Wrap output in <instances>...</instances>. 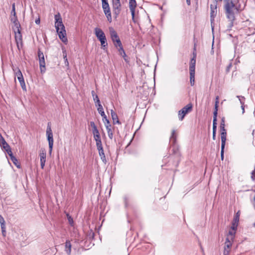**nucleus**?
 Instances as JSON below:
<instances>
[{"instance_id":"obj_62","label":"nucleus","mask_w":255,"mask_h":255,"mask_svg":"<svg viewBox=\"0 0 255 255\" xmlns=\"http://www.w3.org/2000/svg\"><path fill=\"white\" fill-rule=\"evenodd\" d=\"M240 100L241 103V104H243L244 103H242V102L241 101V100L240 99Z\"/></svg>"},{"instance_id":"obj_20","label":"nucleus","mask_w":255,"mask_h":255,"mask_svg":"<svg viewBox=\"0 0 255 255\" xmlns=\"http://www.w3.org/2000/svg\"><path fill=\"white\" fill-rule=\"evenodd\" d=\"M65 252H66V253L68 255H70V254H71V243L70 242V241L69 240H67L65 242Z\"/></svg>"},{"instance_id":"obj_52","label":"nucleus","mask_w":255,"mask_h":255,"mask_svg":"<svg viewBox=\"0 0 255 255\" xmlns=\"http://www.w3.org/2000/svg\"><path fill=\"white\" fill-rule=\"evenodd\" d=\"M172 150H173V153H174V154L178 153V148H174Z\"/></svg>"},{"instance_id":"obj_50","label":"nucleus","mask_w":255,"mask_h":255,"mask_svg":"<svg viewBox=\"0 0 255 255\" xmlns=\"http://www.w3.org/2000/svg\"><path fill=\"white\" fill-rule=\"evenodd\" d=\"M5 140L4 138L1 135H0V144H2V143L5 142Z\"/></svg>"},{"instance_id":"obj_43","label":"nucleus","mask_w":255,"mask_h":255,"mask_svg":"<svg viewBox=\"0 0 255 255\" xmlns=\"http://www.w3.org/2000/svg\"><path fill=\"white\" fill-rule=\"evenodd\" d=\"M17 20H18V19H17V17L16 15H15V16H10V21L12 22H15V21H17Z\"/></svg>"},{"instance_id":"obj_39","label":"nucleus","mask_w":255,"mask_h":255,"mask_svg":"<svg viewBox=\"0 0 255 255\" xmlns=\"http://www.w3.org/2000/svg\"><path fill=\"white\" fill-rule=\"evenodd\" d=\"M238 225V223H236V222L233 221L232 226L231 227V229L233 230L234 231H236L237 230Z\"/></svg>"},{"instance_id":"obj_16","label":"nucleus","mask_w":255,"mask_h":255,"mask_svg":"<svg viewBox=\"0 0 255 255\" xmlns=\"http://www.w3.org/2000/svg\"><path fill=\"white\" fill-rule=\"evenodd\" d=\"M110 32L113 42H115L117 40L120 39L117 32L113 28H110Z\"/></svg>"},{"instance_id":"obj_47","label":"nucleus","mask_w":255,"mask_h":255,"mask_svg":"<svg viewBox=\"0 0 255 255\" xmlns=\"http://www.w3.org/2000/svg\"><path fill=\"white\" fill-rule=\"evenodd\" d=\"M128 198L127 196H125L124 197V202H125V206L126 207L128 206Z\"/></svg>"},{"instance_id":"obj_38","label":"nucleus","mask_w":255,"mask_h":255,"mask_svg":"<svg viewBox=\"0 0 255 255\" xmlns=\"http://www.w3.org/2000/svg\"><path fill=\"white\" fill-rule=\"evenodd\" d=\"M15 76L17 77V78H18L19 77H21L22 75V73L20 69L17 68V70L15 72Z\"/></svg>"},{"instance_id":"obj_31","label":"nucleus","mask_w":255,"mask_h":255,"mask_svg":"<svg viewBox=\"0 0 255 255\" xmlns=\"http://www.w3.org/2000/svg\"><path fill=\"white\" fill-rule=\"evenodd\" d=\"M240 211H239L236 214L235 216H234L233 221L236 222V223H239V218H240Z\"/></svg>"},{"instance_id":"obj_59","label":"nucleus","mask_w":255,"mask_h":255,"mask_svg":"<svg viewBox=\"0 0 255 255\" xmlns=\"http://www.w3.org/2000/svg\"><path fill=\"white\" fill-rule=\"evenodd\" d=\"M186 2L188 5H190L191 4L190 0H186Z\"/></svg>"},{"instance_id":"obj_29","label":"nucleus","mask_w":255,"mask_h":255,"mask_svg":"<svg viewBox=\"0 0 255 255\" xmlns=\"http://www.w3.org/2000/svg\"><path fill=\"white\" fill-rule=\"evenodd\" d=\"M218 108L217 106H215L214 111L213 112V121L217 122V115H218Z\"/></svg>"},{"instance_id":"obj_19","label":"nucleus","mask_w":255,"mask_h":255,"mask_svg":"<svg viewBox=\"0 0 255 255\" xmlns=\"http://www.w3.org/2000/svg\"><path fill=\"white\" fill-rule=\"evenodd\" d=\"M177 139V134L176 133V131L175 130H172L171 135L170 137V142L172 144H175L176 142Z\"/></svg>"},{"instance_id":"obj_58","label":"nucleus","mask_w":255,"mask_h":255,"mask_svg":"<svg viewBox=\"0 0 255 255\" xmlns=\"http://www.w3.org/2000/svg\"><path fill=\"white\" fill-rule=\"evenodd\" d=\"M216 132H213V139L214 140H215L216 138Z\"/></svg>"},{"instance_id":"obj_36","label":"nucleus","mask_w":255,"mask_h":255,"mask_svg":"<svg viewBox=\"0 0 255 255\" xmlns=\"http://www.w3.org/2000/svg\"><path fill=\"white\" fill-rule=\"evenodd\" d=\"M130 10L132 16V20L133 21V22L136 23L137 21L135 18V9H131Z\"/></svg>"},{"instance_id":"obj_9","label":"nucleus","mask_w":255,"mask_h":255,"mask_svg":"<svg viewBox=\"0 0 255 255\" xmlns=\"http://www.w3.org/2000/svg\"><path fill=\"white\" fill-rule=\"evenodd\" d=\"M101 116L103 118V121L105 124L109 137L111 139H112L113 138V132L111 129V125L110 124V123L109 120L107 119V116L105 114V116Z\"/></svg>"},{"instance_id":"obj_1","label":"nucleus","mask_w":255,"mask_h":255,"mask_svg":"<svg viewBox=\"0 0 255 255\" xmlns=\"http://www.w3.org/2000/svg\"><path fill=\"white\" fill-rule=\"evenodd\" d=\"M224 9L226 16L232 26L235 20V14L242 10L239 0H224Z\"/></svg>"},{"instance_id":"obj_14","label":"nucleus","mask_w":255,"mask_h":255,"mask_svg":"<svg viewBox=\"0 0 255 255\" xmlns=\"http://www.w3.org/2000/svg\"><path fill=\"white\" fill-rule=\"evenodd\" d=\"M39 155L40 157V166L41 168L43 169L45 166L46 158V153L45 149H41L40 150Z\"/></svg>"},{"instance_id":"obj_10","label":"nucleus","mask_w":255,"mask_h":255,"mask_svg":"<svg viewBox=\"0 0 255 255\" xmlns=\"http://www.w3.org/2000/svg\"><path fill=\"white\" fill-rule=\"evenodd\" d=\"M38 56L39 58V66L41 73H44L45 71V62L44 60V56L42 51L40 49L38 51Z\"/></svg>"},{"instance_id":"obj_49","label":"nucleus","mask_w":255,"mask_h":255,"mask_svg":"<svg viewBox=\"0 0 255 255\" xmlns=\"http://www.w3.org/2000/svg\"><path fill=\"white\" fill-rule=\"evenodd\" d=\"M225 118L223 117L221 119L220 126H225Z\"/></svg>"},{"instance_id":"obj_44","label":"nucleus","mask_w":255,"mask_h":255,"mask_svg":"<svg viewBox=\"0 0 255 255\" xmlns=\"http://www.w3.org/2000/svg\"><path fill=\"white\" fill-rule=\"evenodd\" d=\"M2 234L3 236H5L6 235V227H1Z\"/></svg>"},{"instance_id":"obj_25","label":"nucleus","mask_w":255,"mask_h":255,"mask_svg":"<svg viewBox=\"0 0 255 255\" xmlns=\"http://www.w3.org/2000/svg\"><path fill=\"white\" fill-rule=\"evenodd\" d=\"M17 79L20 83V84L21 85L22 89L23 90H26V85H25V84L24 82V80L23 76H22L21 77H19L18 78H17Z\"/></svg>"},{"instance_id":"obj_18","label":"nucleus","mask_w":255,"mask_h":255,"mask_svg":"<svg viewBox=\"0 0 255 255\" xmlns=\"http://www.w3.org/2000/svg\"><path fill=\"white\" fill-rule=\"evenodd\" d=\"M111 114L112 120L113 121V123L114 124H120V122L119 120L117 114L113 110H111Z\"/></svg>"},{"instance_id":"obj_40","label":"nucleus","mask_w":255,"mask_h":255,"mask_svg":"<svg viewBox=\"0 0 255 255\" xmlns=\"http://www.w3.org/2000/svg\"><path fill=\"white\" fill-rule=\"evenodd\" d=\"M224 148H225V146L221 145V159L222 160H224Z\"/></svg>"},{"instance_id":"obj_2","label":"nucleus","mask_w":255,"mask_h":255,"mask_svg":"<svg viewBox=\"0 0 255 255\" xmlns=\"http://www.w3.org/2000/svg\"><path fill=\"white\" fill-rule=\"evenodd\" d=\"M54 18L55 20V27L56 29V31L58 34L59 38L61 41L66 43L68 42V39L66 37V33L65 29V26L62 22V19L60 14L58 13L54 15Z\"/></svg>"},{"instance_id":"obj_30","label":"nucleus","mask_w":255,"mask_h":255,"mask_svg":"<svg viewBox=\"0 0 255 255\" xmlns=\"http://www.w3.org/2000/svg\"><path fill=\"white\" fill-rule=\"evenodd\" d=\"M12 23L14 24V27L13 28V30L16 29V30H19L20 29L21 26L18 20L13 22Z\"/></svg>"},{"instance_id":"obj_5","label":"nucleus","mask_w":255,"mask_h":255,"mask_svg":"<svg viewBox=\"0 0 255 255\" xmlns=\"http://www.w3.org/2000/svg\"><path fill=\"white\" fill-rule=\"evenodd\" d=\"M193 109V105L192 103H189L184 107L181 110L179 111L178 116L180 121H182L186 114L191 112Z\"/></svg>"},{"instance_id":"obj_12","label":"nucleus","mask_w":255,"mask_h":255,"mask_svg":"<svg viewBox=\"0 0 255 255\" xmlns=\"http://www.w3.org/2000/svg\"><path fill=\"white\" fill-rule=\"evenodd\" d=\"M102 5L104 12L107 18L108 21L111 23L112 21V18L109 3L102 4Z\"/></svg>"},{"instance_id":"obj_13","label":"nucleus","mask_w":255,"mask_h":255,"mask_svg":"<svg viewBox=\"0 0 255 255\" xmlns=\"http://www.w3.org/2000/svg\"><path fill=\"white\" fill-rule=\"evenodd\" d=\"M232 241H230L229 240V238H226V241L224 244V252H223V255H229L231 248L233 245Z\"/></svg>"},{"instance_id":"obj_26","label":"nucleus","mask_w":255,"mask_h":255,"mask_svg":"<svg viewBox=\"0 0 255 255\" xmlns=\"http://www.w3.org/2000/svg\"><path fill=\"white\" fill-rule=\"evenodd\" d=\"M129 9H135L137 4L135 0H129Z\"/></svg>"},{"instance_id":"obj_23","label":"nucleus","mask_w":255,"mask_h":255,"mask_svg":"<svg viewBox=\"0 0 255 255\" xmlns=\"http://www.w3.org/2000/svg\"><path fill=\"white\" fill-rule=\"evenodd\" d=\"M0 145L7 152V153H11V148L9 145L7 144V143L6 141H5V142L2 143V144Z\"/></svg>"},{"instance_id":"obj_33","label":"nucleus","mask_w":255,"mask_h":255,"mask_svg":"<svg viewBox=\"0 0 255 255\" xmlns=\"http://www.w3.org/2000/svg\"><path fill=\"white\" fill-rule=\"evenodd\" d=\"M114 45L115 47H116L117 48L118 47H121L122 46V43L120 40V39H118V40H117L115 42H114Z\"/></svg>"},{"instance_id":"obj_37","label":"nucleus","mask_w":255,"mask_h":255,"mask_svg":"<svg viewBox=\"0 0 255 255\" xmlns=\"http://www.w3.org/2000/svg\"><path fill=\"white\" fill-rule=\"evenodd\" d=\"M16 15V12H15V3H13L12 4V10L11 11V16H15Z\"/></svg>"},{"instance_id":"obj_3","label":"nucleus","mask_w":255,"mask_h":255,"mask_svg":"<svg viewBox=\"0 0 255 255\" xmlns=\"http://www.w3.org/2000/svg\"><path fill=\"white\" fill-rule=\"evenodd\" d=\"M95 34L98 39V40L100 41L101 46L104 49L105 47H107L108 46V43L107 41V39L106 37V35L103 32V31L98 27H96L94 29Z\"/></svg>"},{"instance_id":"obj_63","label":"nucleus","mask_w":255,"mask_h":255,"mask_svg":"<svg viewBox=\"0 0 255 255\" xmlns=\"http://www.w3.org/2000/svg\"><path fill=\"white\" fill-rule=\"evenodd\" d=\"M242 109L243 110V111H244V107L243 106H242Z\"/></svg>"},{"instance_id":"obj_61","label":"nucleus","mask_w":255,"mask_h":255,"mask_svg":"<svg viewBox=\"0 0 255 255\" xmlns=\"http://www.w3.org/2000/svg\"><path fill=\"white\" fill-rule=\"evenodd\" d=\"M253 227H255V223H254L253 224Z\"/></svg>"},{"instance_id":"obj_57","label":"nucleus","mask_w":255,"mask_h":255,"mask_svg":"<svg viewBox=\"0 0 255 255\" xmlns=\"http://www.w3.org/2000/svg\"><path fill=\"white\" fill-rule=\"evenodd\" d=\"M124 60H125V61L127 62L128 61V58H127V55L126 54V56H122Z\"/></svg>"},{"instance_id":"obj_55","label":"nucleus","mask_w":255,"mask_h":255,"mask_svg":"<svg viewBox=\"0 0 255 255\" xmlns=\"http://www.w3.org/2000/svg\"><path fill=\"white\" fill-rule=\"evenodd\" d=\"M102 0V4L108 3V0Z\"/></svg>"},{"instance_id":"obj_60","label":"nucleus","mask_w":255,"mask_h":255,"mask_svg":"<svg viewBox=\"0 0 255 255\" xmlns=\"http://www.w3.org/2000/svg\"><path fill=\"white\" fill-rule=\"evenodd\" d=\"M112 1H120V0H112Z\"/></svg>"},{"instance_id":"obj_51","label":"nucleus","mask_w":255,"mask_h":255,"mask_svg":"<svg viewBox=\"0 0 255 255\" xmlns=\"http://www.w3.org/2000/svg\"><path fill=\"white\" fill-rule=\"evenodd\" d=\"M225 126H220V130H221V132H227L226 131V130L225 129Z\"/></svg>"},{"instance_id":"obj_21","label":"nucleus","mask_w":255,"mask_h":255,"mask_svg":"<svg viewBox=\"0 0 255 255\" xmlns=\"http://www.w3.org/2000/svg\"><path fill=\"white\" fill-rule=\"evenodd\" d=\"M236 234V231L231 229L227 236L226 238H229V240L230 241H234L235 235Z\"/></svg>"},{"instance_id":"obj_48","label":"nucleus","mask_w":255,"mask_h":255,"mask_svg":"<svg viewBox=\"0 0 255 255\" xmlns=\"http://www.w3.org/2000/svg\"><path fill=\"white\" fill-rule=\"evenodd\" d=\"M219 96H216L215 106H217V107H218V104H219Z\"/></svg>"},{"instance_id":"obj_15","label":"nucleus","mask_w":255,"mask_h":255,"mask_svg":"<svg viewBox=\"0 0 255 255\" xmlns=\"http://www.w3.org/2000/svg\"><path fill=\"white\" fill-rule=\"evenodd\" d=\"M97 149L99 151V154L101 157V160L102 161L106 164L107 163V160L106 158V156L105 155V153L104 151L103 147L102 145L97 146Z\"/></svg>"},{"instance_id":"obj_7","label":"nucleus","mask_w":255,"mask_h":255,"mask_svg":"<svg viewBox=\"0 0 255 255\" xmlns=\"http://www.w3.org/2000/svg\"><path fill=\"white\" fill-rule=\"evenodd\" d=\"M92 95L93 98V100L96 104V106L98 107L97 110L101 116H105V112L102 105L100 103V101L98 95L95 93L94 91H92Z\"/></svg>"},{"instance_id":"obj_4","label":"nucleus","mask_w":255,"mask_h":255,"mask_svg":"<svg viewBox=\"0 0 255 255\" xmlns=\"http://www.w3.org/2000/svg\"><path fill=\"white\" fill-rule=\"evenodd\" d=\"M46 136L47 140L48 141L49 148V153L51 154L52 150L53 145V133L51 128V123H48L47 127L46 129Z\"/></svg>"},{"instance_id":"obj_27","label":"nucleus","mask_w":255,"mask_h":255,"mask_svg":"<svg viewBox=\"0 0 255 255\" xmlns=\"http://www.w3.org/2000/svg\"><path fill=\"white\" fill-rule=\"evenodd\" d=\"M94 138L96 141L97 146L102 145L100 134L98 135H94Z\"/></svg>"},{"instance_id":"obj_22","label":"nucleus","mask_w":255,"mask_h":255,"mask_svg":"<svg viewBox=\"0 0 255 255\" xmlns=\"http://www.w3.org/2000/svg\"><path fill=\"white\" fill-rule=\"evenodd\" d=\"M8 154L10 157V159L12 161L13 163L18 168H20V165L18 164V160L16 158L15 156H14L12 154V152L10 153H8Z\"/></svg>"},{"instance_id":"obj_54","label":"nucleus","mask_w":255,"mask_h":255,"mask_svg":"<svg viewBox=\"0 0 255 255\" xmlns=\"http://www.w3.org/2000/svg\"><path fill=\"white\" fill-rule=\"evenodd\" d=\"M35 22L37 24H39L40 22V18H38L37 19H36Z\"/></svg>"},{"instance_id":"obj_6","label":"nucleus","mask_w":255,"mask_h":255,"mask_svg":"<svg viewBox=\"0 0 255 255\" xmlns=\"http://www.w3.org/2000/svg\"><path fill=\"white\" fill-rule=\"evenodd\" d=\"M210 21L212 30L214 29V19L217 13V0H215L213 4L210 5Z\"/></svg>"},{"instance_id":"obj_17","label":"nucleus","mask_w":255,"mask_h":255,"mask_svg":"<svg viewBox=\"0 0 255 255\" xmlns=\"http://www.w3.org/2000/svg\"><path fill=\"white\" fill-rule=\"evenodd\" d=\"M196 65L195 55L190 60L189 64V72H195Z\"/></svg>"},{"instance_id":"obj_45","label":"nucleus","mask_w":255,"mask_h":255,"mask_svg":"<svg viewBox=\"0 0 255 255\" xmlns=\"http://www.w3.org/2000/svg\"><path fill=\"white\" fill-rule=\"evenodd\" d=\"M232 67V63L231 62H230L226 67V72H229Z\"/></svg>"},{"instance_id":"obj_46","label":"nucleus","mask_w":255,"mask_h":255,"mask_svg":"<svg viewBox=\"0 0 255 255\" xmlns=\"http://www.w3.org/2000/svg\"><path fill=\"white\" fill-rule=\"evenodd\" d=\"M92 133L93 134V136L100 135V132L98 129L96 130H92Z\"/></svg>"},{"instance_id":"obj_34","label":"nucleus","mask_w":255,"mask_h":255,"mask_svg":"<svg viewBox=\"0 0 255 255\" xmlns=\"http://www.w3.org/2000/svg\"><path fill=\"white\" fill-rule=\"evenodd\" d=\"M0 224L1 227H6L4 219L1 215H0Z\"/></svg>"},{"instance_id":"obj_42","label":"nucleus","mask_w":255,"mask_h":255,"mask_svg":"<svg viewBox=\"0 0 255 255\" xmlns=\"http://www.w3.org/2000/svg\"><path fill=\"white\" fill-rule=\"evenodd\" d=\"M217 125V122L213 121V132H216Z\"/></svg>"},{"instance_id":"obj_41","label":"nucleus","mask_w":255,"mask_h":255,"mask_svg":"<svg viewBox=\"0 0 255 255\" xmlns=\"http://www.w3.org/2000/svg\"><path fill=\"white\" fill-rule=\"evenodd\" d=\"M90 126L92 128V130H96L97 129V126H96L95 123L94 122H90Z\"/></svg>"},{"instance_id":"obj_24","label":"nucleus","mask_w":255,"mask_h":255,"mask_svg":"<svg viewBox=\"0 0 255 255\" xmlns=\"http://www.w3.org/2000/svg\"><path fill=\"white\" fill-rule=\"evenodd\" d=\"M227 132H221V145L225 146L226 140Z\"/></svg>"},{"instance_id":"obj_11","label":"nucleus","mask_w":255,"mask_h":255,"mask_svg":"<svg viewBox=\"0 0 255 255\" xmlns=\"http://www.w3.org/2000/svg\"><path fill=\"white\" fill-rule=\"evenodd\" d=\"M14 32L15 33V39L16 43V45L17 48L20 50V48L22 47V34L20 32V29L19 30H16V29H14Z\"/></svg>"},{"instance_id":"obj_53","label":"nucleus","mask_w":255,"mask_h":255,"mask_svg":"<svg viewBox=\"0 0 255 255\" xmlns=\"http://www.w3.org/2000/svg\"><path fill=\"white\" fill-rule=\"evenodd\" d=\"M63 56H64V59H65V62H67L68 64V60H67V58L66 54L65 53V55L64 54Z\"/></svg>"},{"instance_id":"obj_35","label":"nucleus","mask_w":255,"mask_h":255,"mask_svg":"<svg viewBox=\"0 0 255 255\" xmlns=\"http://www.w3.org/2000/svg\"><path fill=\"white\" fill-rule=\"evenodd\" d=\"M67 217L69 224L71 226H73L74 222H73L72 218L68 214H67Z\"/></svg>"},{"instance_id":"obj_8","label":"nucleus","mask_w":255,"mask_h":255,"mask_svg":"<svg viewBox=\"0 0 255 255\" xmlns=\"http://www.w3.org/2000/svg\"><path fill=\"white\" fill-rule=\"evenodd\" d=\"M113 13L115 18H117L121 13L122 4L120 1H112Z\"/></svg>"},{"instance_id":"obj_28","label":"nucleus","mask_w":255,"mask_h":255,"mask_svg":"<svg viewBox=\"0 0 255 255\" xmlns=\"http://www.w3.org/2000/svg\"><path fill=\"white\" fill-rule=\"evenodd\" d=\"M190 84L193 86L195 84V72H190Z\"/></svg>"},{"instance_id":"obj_32","label":"nucleus","mask_w":255,"mask_h":255,"mask_svg":"<svg viewBox=\"0 0 255 255\" xmlns=\"http://www.w3.org/2000/svg\"><path fill=\"white\" fill-rule=\"evenodd\" d=\"M118 51L119 53V54L121 56H126V52L123 48V46L121 47H120L118 48Z\"/></svg>"},{"instance_id":"obj_56","label":"nucleus","mask_w":255,"mask_h":255,"mask_svg":"<svg viewBox=\"0 0 255 255\" xmlns=\"http://www.w3.org/2000/svg\"><path fill=\"white\" fill-rule=\"evenodd\" d=\"M193 56L195 55V58L196 57V48L195 47L194 48V51L193 52Z\"/></svg>"}]
</instances>
